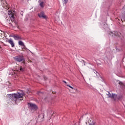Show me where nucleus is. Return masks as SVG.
<instances>
[{
  "instance_id": "1",
  "label": "nucleus",
  "mask_w": 125,
  "mask_h": 125,
  "mask_svg": "<svg viewBox=\"0 0 125 125\" xmlns=\"http://www.w3.org/2000/svg\"><path fill=\"white\" fill-rule=\"evenodd\" d=\"M23 96H24V95L21 93H14L10 95V97H11L13 101H15V102L18 101V100L19 101H22V100H23Z\"/></svg>"
},
{
  "instance_id": "2",
  "label": "nucleus",
  "mask_w": 125,
  "mask_h": 125,
  "mask_svg": "<svg viewBox=\"0 0 125 125\" xmlns=\"http://www.w3.org/2000/svg\"><path fill=\"white\" fill-rule=\"evenodd\" d=\"M8 14L9 15V17L10 18H12V19H14L15 16V11L13 10H10L8 12Z\"/></svg>"
},
{
  "instance_id": "3",
  "label": "nucleus",
  "mask_w": 125,
  "mask_h": 125,
  "mask_svg": "<svg viewBox=\"0 0 125 125\" xmlns=\"http://www.w3.org/2000/svg\"><path fill=\"white\" fill-rule=\"evenodd\" d=\"M15 61H17V62H24V58L23 56H17L14 58Z\"/></svg>"
},
{
  "instance_id": "4",
  "label": "nucleus",
  "mask_w": 125,
  "mask_h": 125,
  "mask_svg": "<svg viewBox=\"0 0 125 125\" xmlns=\"http://www.w3.org/2000/svg\"><path fill=\"white\" fill-rule=\"evenodd\" d=\"M28 106L31 110H34V111L38 110V106L35 104L28 103Z\"/></svg>"
},
{
  "instance_id": "5",
  "label": "nucleus",
  "mask_w": 125,
  "mask_h": 125,
  "mask_svg": "<svg viewBox=\"0 0 125 125\" xmlns=\"http://www.w3.org/2000/svg\"><path fill=\"white\" fill-rule=\"evenodd\" d=\"M109 34L110 36H112V37H120L121 35V33L117 32L116 31L110 32Z\"/></svg>"
},
{
  "instance_id": "6",
  "label": "nucleus",
  "mask_w": 125,
  "mask_h": 125,
  "mask_svg": "<svg viewBox=\"0 0 125 125\" xmlns=\"http://www.w3.org/2000/svg\"><path fill=\"white\" fill-rule=\"evenodd\" d=\"M115 85H118V86H120V87H121V88H125V85L123 82L117 81H116V83H115Z\"/></svg>"
},
{
  "instance_id": "7",
  "label": "nucleus",
  "mask_w": 125,
  "mask_h": 125,
  "mask_svg": "<svg viewBox=\"0 0 125 125\" xmlns=\"http://www.w3.org/2000/svg\"><path fill=\"white\" fill-rule=\"evenodd\" d=\"M7 23H8L9 24L12 25V26H14V24H15V21L14 20V19L9 18L7 20Z\"/></svg>"
},
{
  "instance_id": "8",
  "label": "nucleus",
  "mask_w": 125,
  "mask_h": 125,
  "mask_svg": "<svg viewBox=\"0 0 125 125\" xmlns=\"http://www.w3.org/2000/svg\"><path fill=\"white\" fill-rule=\"evenodd\" d=\"M38 16L40 18H43L46 19V16L44 15V12L42 11L41 13L38 14Z\"/></svg>"
},
{
  "instance_id": "9",
  "label": "nucleus",
  "mask_w": 125,
  "mask_h": 125,
  "mask_svg": "<svg viewBox=\"0 0 125 125\" xmlns=\"http://www.w3.org/2000/svg\"><path fill=\"white\" fill-rule=\"evenodd\" d=\"M8 42L11 44L12 47H14L15 46V44L14 43V42H13V40L12 39H9L8 40Z\"/></svg>"
},
{
  "instance_id": "10",
  "label": "nucleus",
  "mask_w": 125,
  "mask_h": 125,
  "mask_svg": "<svg viewBox=\"0 0 125 125\" xmlns=\"http://www.w3.org/2000/svg\"><path fill=\"white\" fill-rule=\"evenodd\" d=\"M13 38L15 41H19V40H22V38L21 36L19 35H14Z\"/></svg>"
},
{
  "instance_id": "11",
  "label": "nucleus",
  "mask_w": 125,
  "mask_h": 125,
  "mask_svg": "<svg viewBox=\"0 0 125 125\" xmlns=\"http://www.w3.org/2000/svg\"><path fill=\"white\" fill-rule=\"evenodd\" d=\"M19 45H21V46H23L25 47V44H24V42L21 41H19Z\"/></svg>"
},
{
  "instance_id": "12",
  "label": "nucleus",
  "mask_w": 125,
  "mask_h": 125,
  "mask_svg": "<svg viewBox=\"0 0 125 125\" xmlns=\"http://www.w3.org/2000/svg\"><path fill=\"white\" fill-rule=\"evenodd\" d=\"M45 3H44V2H43V1H42L41 2V3H40V5L41 7L43 8L44 7V5H45Z\"/></svg>"
},
{
  "instance_id": "13",
  "label": "nucleus",
  "mask_w": 125,
  "mask_h": 125,
  "mask_svg": "<svg viewBox=\"0 0 125 125\" xmlns=\"http://www.w3.org/2000/svg\"><path fill=\"white\" fill-rule=\"evenodd\" d=\"M111 98H112L113 99H114V100H116V98H117V95L115 94H112Z\"/></svg>"
},
{
  "instance_id": "14",
  "label": "nucleus",
  "mask_w": 125,
  "mask_h": 125,
  "mask_svg": "<svg viewBox=\"0 0 125 125\" xmlns=\"http://www.w3.org/2000/svg\"><path fill=\"white\" fill-rule=\"evenodd\" d=\"M20 70L21 72H24V68H22V66H20Z\"/></svg>"
},
{
  "instance_id": "15",
  "label": "nucleus",
  "mask_w": 125,
  "mask_h": 125,
  "mask_svg": "<svg viewBox=\"0 0 125 125\" xmlns=\"http://www.w3.org/2000/svg\"><path fill=\"white\" fill-rule=\"evenodd\" d=\"M107 95H108L109 98H112V94H110L109 92H108V94H107Z\"/></svg>"
},
{
  "instance_id": "16",
  "label": "nucleus",
  "mask_w": 125,
  "mask_h": 125,
  "mask_svg": "<svg viewBox=\"0 0 125 125\" xmlns=\"http://www.w3.org/2000/svg\"><path fill=\"white\" fill-rule=\"evenodd\" d=\"M67 85V86H69V87H70V88H72V89H74V88L71 86H70V85Z\"/></svg>"
},
{
  "instance_id": "17",
  "label": "nucleus",
  "mask_w": 125,
  "mask_h": 125,
  "mask_svg": "<svg viewBox=\"0 0 125 125\" xmlns=\"http://www.w3.org/2000/svg\"><path fill=\"white\" fill-rule=\"evenodd\" d=\"M62 82H63V83H67V82H66V81H63Z\"/></svg>"
},
{
  "instance_id": "18",
  "label": "nucleus",
  "mask_w": 125,
  "mask_h": 125,
  "mask_svg": "<svg viewBox=\"0 0 125 125\" xmlns=\"http://www.w3.org/2000/svg\"><path fill=\"white\" fill-rule=\"evenodd\" d=\"M67 3V1H63V3Z\"/></svg>"
},
{
  "instance_id": "19",
  "label": "nucleus",
  "mask_w": 125,
  "mask_h": 125,
  "mask_svg": "<svg viewBox=\"0 0 125 125\" xmlns=\"http://www.w3.org/2000/svg\"><path fill=\"white\" fill-rule=\"evenodd\" d=\"M21 15H23V12H21Z\"/></svg>"
},
{
  "instance_id": "20",
  "label": "nucleus",
  "mask_w": 125,
  "mask_h": 125,
  "mask_svg": "<svg viewBox=\"0 0 125 125\" xmlns=\"http://www.w3.org/2000/svg\"><path fill=\"white\" fill-rule=\"evenodd\" d=\"M6 9H9V8L8 7H6Z\"/></svg>"
},
{
  "instance_id": "21",
  "label": "nucleus",
  "mask_w": 125,
  "mask_h": 125,
  "mask_svg": "<svg viewBox=\"0 0 125 125\" xmlns=\"http://www.w3.org/2000/svg\"><path fill=\"white\" fill-rule=\"evenodd\" d=\"M21 49L22 51H24V48H22Z\"/></svg>"
},
{
  "instance_id": "22",
  "label": "nucleus",
  "mask_w": 125,
  "mask_h": 125,
  "mask_svg": "<svg viewBox=\"0 0 125 125\" xmlns=\"http://www.w3.org/2000/svg\"><path fill=\"white\" fill-rule=\"evenodd\" d=\"M124 21H125V19H124Z\"/></svg>"
},
{
  "instance_id": "23",
  "label": "nucleus",
  "mask_w": 125,
  "mask_h": 125,
  "mask_svg": "<svg viewBox=\"0 0 125 125\" xmlns=\"http://www.w3.org/2000/svg\"><path fill=\"white\" fill-rule=\"evenodd\" d=\"M53 115H54V114H52V116H53Z\"/></svg>"
},
{
  "instance_id": "24",
  "label": "nucleus",
  "mask_w": 125,
  "mask_h": 125,
  "mask_svg": "<svg viewBox=\"0 0 125 125\" xmlns=\"http://www.w3.org/2000/svg\"><path fill=\"white\" fill-rule=\"evenodd\" d=\"M53 93H54V92H52Z\"/></svg>"
},
{
  "instance_id": "25",
  "label": "nucleus",
  "mask_w": 125,
  "mask_h": 125,
  "mask_svg": "<svg viewBox=\"0 0 125 125\" xmlns=\"http://www.w3.org/2000/svg\"><path fill=\"white\" fill-rule=\"evenodd\" d=\"M93 125L91 124V125Z\"/></svg>"
},
{
  "instance_id": "26",
  "label": "nucleus",
  "mask_w": 125,
  "mask_h": 125,
  "mask_svg": "<svg viewBox=\"0 0 125 125\" xmlns=\"http://www.w3.org/2000/svg\"><path fill=\"white\" fill-rule=\"evenodd\" d=\"M97 75V76H98L97 74H96Z\"/></svg>"
}]
</instances>
